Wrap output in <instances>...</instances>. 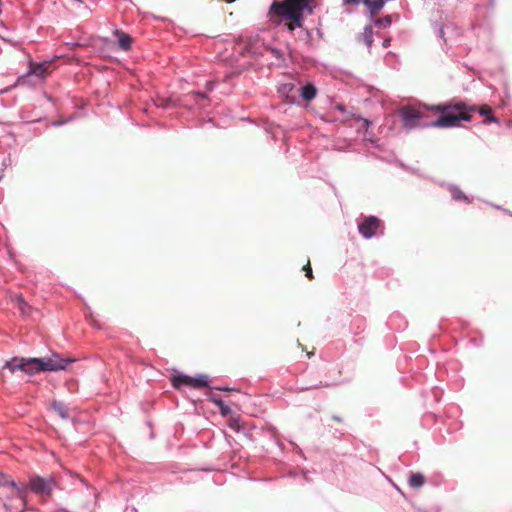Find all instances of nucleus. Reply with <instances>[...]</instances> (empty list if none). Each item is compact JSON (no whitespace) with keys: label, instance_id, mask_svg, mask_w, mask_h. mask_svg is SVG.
Segmentation results:
<instances>
[{"label":"nucleus","instance_id":"obj_1","mask_svg":"<svg viewBox=\"0 0 512 512\" xmlns=\"http://www.w3.org/2000/svg\"><path fill=\"white\" fill-rule=\"evenodd\" d=\"M432 110L440 113V116L432 123L434 127L451 128L459 126L462 121H471L475 112L485 117L484 124L498 123L497 118L492 113V108L487 104L477 107L461 100L452 99L447 103L432 107Z\"/></svg>","mask_w":512,"mask_h":512},{"label":"nucleus","instance_id":"obj_2","mask_svg":"<svg viewBox=\"0 0 512 512\" xmlns=\"http://www.w3.org/2000/svg\"><path fill=\"white\" fill-rule=\"evenodd\" d=\"M314 0H274L269 9V16L273 23L284 26L290 31L301 28L305 15H312Z\"/></svg>","mask_w":512,"mask_h":512},{"label":"nucleus","instance_id":"obj_3","mask_svg":"<svg viewBox=\"0 0 512 512\" xmlns=\"http://www.w3.org/2000/svg\"><path fill=\"white\" fill-rule=\"evenodd\" d=\"M72 362L70 359H63L59 355H52L45 358H22L14 357L7 361L4 368L14 373L17 370L33 375L39 372L63 370Z\"/></svg>","mask_w":512,"mask_h":512},{"label":"nucleus","instance_id":"obj_4","mask_svg":"<svg viewBox=\"0 0 512 512\" xmlns=\"http://www.w3.org/2000/svg\"><path fill=\"white\" fill-rule=\"evenodd\" d=\"M315 374L318 380L304 389H321L337 385L340 382L342 371L334 366L326 365L318 369Z\"/></svg>","mask_w":512,"mask_h":512},{"label":"nucleus","instance_id":"obj_5","mask_svg":"<svg viewBox=\"0 0 512 512\" xmlns=\"http://www.w3.org/2000/svg\"><path fill=\"white\" fill-rule=\"evenodd\" d=\"M426 106H404L400 109V117L405 128L412 129L420 126V121L427 114Z\"/></svg>","mask_w":512,"mask_h":512},{"label":"nucleus","instance_id":"obj_6","mask_svg":"<svg viewBox=\"0 0 512 512\" xmlns=\"http://www.w3.org/2000/svg\"><path fill=\"white\" fill-rule=\"evenodd\" d=\"M56 486V481L53 476L49 478H43L40 476H33L30 478L29 487L30 489L42 496V497H50L52 490Z\"/></svg>","mask_w":512,"mask_h":512},{"label":"nucleus","instance_id":"obj_7","mask_svg":"<svg viewBox=\"0 0 512 512\" xmlns=\"http://www.w3.org/2000/svg\"><path fill=\"white\" fill-rule=\"evenodd\" d=\"M0 486H10L13 488V495L17 497L19 501L15 509L22 511L26 506V488L24 486H18L9 476L3 473H0Z\"/></svg>","mask_w":512,"mask_h":512},{"label":"nucleus","instance_id":"obj_8","mask_svg":"<svg viewBox=\"0 0 512 512\" xmlns=\"http://www.w3.org/2000/svg\"><path fill=\"white\" fill-rule=\"evenodd\" d=\"M171 381L172 385L177 389L182 385H186L192 388H202L208 386L207 377L204 375L196 378L187 375H177L174 376Z\"/></svg>","mask_w":512,"mask_h":512},{"label":"nucleus","instance_id":"obj_9","mask_svg":"<svg viewBox=\"0 0 512 512\" xmlns=\"http://www.w3.org/2000/svg\"><path fill=\"white\" fill-rule=\"evenodd\" d=\"M381 226V221L375 216L365 217L364 220L358 225L359 233L364 238H371L377 234Z\"/></svg>","mask_w":512,"mask_h":512},{"label":"nucleus","instance_id":"obj_10","mask_svg":"<svg viewBox=\"0 0 512 512\" xmlns=\"http://www.w3.org/2000/svg\"><path fill=\"white\" fill-rule=\"evenodd\" d=\"M51 65H52V63L49 61H44L42 63L30 62L29 72L27 73V75L19 77L17 79L15 86L21 84L24 81V79L29 75H35L39 78L47 77L51 72V70H50Z\"/></svg>","mask_w":512,"mask_h":512},{"label":"nucleus","instance_id":"obj_11","mask_svg":"<svg viewBox=\"0 0 512 512\" xmlns=\"http://www.w3.org/2000/svg\"><path fill=\"white\" fill-rule=\"evenodd\" d=\"M114 34L118 37V44L122 50L127 51L131 48L132 38L129 34L118 29L114 31Z\"/></svg>","mask_w":512,"mask_h":512},{"label":"nucleus","instance_id":"obj_12","mask_svg":"<svg viewBox=\"0 0 512 512\" xmlns=\"http://www.w3.org/2000/svg\"><path fill=\"white\" fill-rule=\"evenodd\" d=\"M316 95H317V88L311 83H308L301 88V97L305 101L313 100L316 97Z\"/></svg>","mask_w":512,"mask_h":512},{"label":"nucleus","instance_id":"obj_13","mask_svg":"<svg viewBox=\"0 0 512 512\" xmlns=\"http://www.w3.org/2000/svg\"><path fill=\"white\" fill-rule=\"evenodd\" d=\"M14 301L22 315L29 316L31 314V306L24 300V298L21 295L16 296Z\"/></svg>","mask_w":512,"mask_h":512},{"label":"nucleus","instance_id":"obj_14","mask_svg":"<svg viewBox=\"0 0 512 512\" xmlns=\"http://www.w3.org/2000/svg\"><path fill=\"white\" fill-rule=\"evenodd\" d=\"M50 408L62 419L69 418L68 410L61 402H52Z\"/></svg>","mask_w":512,"mask_h":512},{"label":"nucleus","instance_id":"obj_15","mask_svg":"<svg viewBox=\"0 0 512 512\" xmlns=\"http://www.w3.org/2000/svg\"><path fill=\"white\" fill-rule=\"evenodd\" d=\"M425 483V477L421 473H412L409 477V484L413 488H420Z\"/></svg>","mask_w":512,"mask_h":512},{"label":"nucleus","instance_id":"obj_16","mask_svg":"<svg viewBox=\"0 0 512 512\" xmlns=\"http://www.w3.org/2000/svg\"><path fill=\"white\" fill-rule=\"evenodd\" d=\"M211 401L219 408L220 413L223 416H227L231 413V409L228 405H226L221 399L217 397H211Z\"/></svg>","mask_w":512,"mask_h":512},{"label":"nucleus","instance_id":"obj_17","mask_svg":"<svg viewBox=\"0 0 512 512\" xmlns=\"http://www.w3.org/2000/svg\"><path fill=\"white\" fill-rule=\"evenodd\" d=\"M392 24V17L390 15H386L382 18H378L376 21H375V25L379 28H388L390 27Z\"/></svg>","mask_w":512,"mask_h":512},{"label":"nucleus","instance_id":"obj_18","mask_svg":"<svg viewBox=\"0 0 512 512\" xmlns=\"http://www.w3.org/2000/svg\"><path fill=\"white\" fill-rule=\"evenodd\" d=\"M372 28L371 27H366L365 28V31H364V37H365V43L367 44V46H371L372 44Z\"/></svg>","mask_w":512,"mask_h":512},{"label":"nucleus","instance_id":"obj_19","mask_svg":"<svg viewBox=\"0 0 512 512\" xmlns=\"http://www.w3.org/2000/svg\"><path fill=\"white\" fill-rule=\"evenodd\" d=\"M452 197L455 200H465V201H468L467 196L461 190H458V189H454L452 191Z\"/></svg>","mask_w":512,"mask_h":512},{"label":"nucleus","instance_id":"obj_20","mask_svg":"<svg viewBox=\"0 0 512 512\" xmlns=\"http://www.w3.org/2000/svg\"><path fill=\"white\" fill-rule=\"evenodd\" d=\"M303 271L305 272V276L309 279V280H312L314 278L313 276V272H312V268H311V264H310V260L307 261V263L303 266Z\"/></svg>","mask_w":512,"mask_h":512},{"label":"nucleus","instance_id":"obj_21","mask_svg":"<svg viewBox=\"0 0 512 512\" xmlns=\"http://www.w3.org/2000/svg\"><path fill=\"white\" fill-rule=\"evenodd\" d=\"M358 121L361 122V127L365 128V129H368L371 124V122L365 118H359Z\"/></svg>","mask_w":512,"mask_h":512},{"label":"nucleus","instance_id":"obj_22","mask_svg":"<svg viewBox=\"0 0 512 512\" xmlns=\"http://www.w3.org/2000/svg\"><path fill=\"white\" fill-rule=\"evenodd\" d=\"M344 4H359L360 0H343Z\"/></svg>","mask_w":512,"mask_h":512},{"label":"nucleus","instance_id":"obj_23","mask_svg":"<svg viewBox=\"0 0 512 512\" xmlns=\"http://www.w3.org/2000/svg\"><path fill=\"white\" fill-rule=\"evenodd\" d=\"M168 102L169 100H161L160 103L157 104V106H160V107H167L168 106Z\"/></svg>","mask_w":512,"mask_h":512},{"label":"nucleus","instance_id":"obj_24","mask_svg":"<svg viewBox=\"0 0 512 512\" xmlns=\"http://www.w3.org/2000/svg\"><path fill=\"white\" fill-rule=\"evenodd\" d=\"M271 52L273 53V55H275L277 58H281V53L279 50L277 49H272Z\"/></svg>","mask_w":512,"mask_h":512},{"label":"nucleus","instance_id":"obj_25","mask_svg":"<svg viewBox=\"0 0 512 512\" xmlns=\"http://www.w3.org/2000/svg\"><path fill=\"white\" fill-rule=\"evenodd\" d=\"M335 108H336L337 110L341 111V112H344V111H345V107H344V105H342V104H337V105L335 106Z\"/></svg>","mask_w":512,"mask_h":512},{"label":"nucleus","instance_id":"obj_26","mask_svg":"<svg viewBox=\"0 0 512 512\" xmlns=\"http://www.w3.org/2000/svg\"><path fill=\"white\" fill-rule=\"evenodd\" d=\"M230 427H232V428H239V426L237 424V421H231Z\"/></svg>","mask_w":512,"mask_h":512},{"label":"nucleus","instance_id":"obj_27","mask_svg":"<svg viewBox=\"0 0 512 512\" xmlns=\"http://www.w3.org/2000/svg\"><path fill=\"white\" fill-rule=\"evenodd\" d=\"M218 390H223V391H230L231 389L229 388H217Z\"/></svg>","mask_w":512,"mask_h":512},{"label":"nucleus","instance_id":"obj_28","mask_svg":"<svg viewBox=\"0 0 512 512\" xmlns=\"http://www.w3.org/2000/svg\"><path fill=\"white\" fill-rule=\"evenodd\" d=\"M195 95H197V96H201V97H204V95H203V94H201V93H195Z\"/></svg>","mask_w":512,"mask_h":512},{"label":"nucleus","instance_id":"obj_29","mask_svg":"<svg viewBox=\"0 0 512 512\" xmlns=\"http://www.w3.org/2000/svg\"><path fill=\"white\" fill-rule=\"evenodd\" d=\"M388 44H389L388 40L384 42V46H387Z\"/></svg>","mask_w":512,"mask_h":512}]
</instances>
